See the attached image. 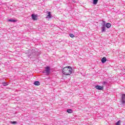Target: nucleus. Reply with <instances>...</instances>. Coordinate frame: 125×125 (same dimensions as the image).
<instances>
[{"label": "nucleus", "instance_id": "1", "mask_svg": "<svg viewBox=\"0 0 125 125\" xmlns=\"http://www.w3.org/2000/svg\"><path fill=\"white\" fill-rule=\"evenodd\" d=\"M72 72L73 69L71 66H66L62 69V74L65 75V76H70Z\"/></svg>", "mask_w": 125, "mask_h": 125}, {"label": "nucleus", "instance_id": "2", "mask_svg": "<svg viewBox=\"0 0 125 125\" xmlns=\"http://www.w3.org/2000/svg\"><path fill=\"white\" fill-rule=\"evenodd\" d=\"M43 73L45 74V75H47L48 76L50 73V67L49 66H47L45 68V70L43 71Z\"/></svg>", "mask_w": 125, "mask_h": 125}, {"label": "nucleus", "instance_id": "3", "mask_svg": "<svg viewBox=\"0 0 125 125\" xmlns=\"http://www.w3.org/2000/svg\"><path fill=\"white\" fill-rule=\"evenodd\" d=\"M95 88H96V89H98V90H103L104 88L103 86H99L98 85L95 86Z\"/></svg>", "mask_w": 125, "mask_h": 125}, {"label": "nucleus", "instance_id": "4", "mask_svg": "<svg viewBox=\"0 0 125 125\" xmlns=\"http://www.w3.org/2000/svg\"><path fill=\"white\" fill-rule=\"evenodd\" d=\"M48 15L46 17V19H50V18H51L52 17V16L51 15V13L50 12H47Z\"/></svg>", "mask_w": 125, "mask_h": 125}, {"label": "nucleus", "instance_id": "5", "mask_svg": "<svg viewBox=\"0 0 125 125\" xmlns=\"http://www.w3.org/2000/svg\"><path fill=\"white\" fill-rule=\"evenodd\" d=\"M122 102L124 104L125 103V94H122V98H121Z\"/></svg>", "mask_w": 125, "mask_h": 125}, {"label": "nucleus", "instance_id": "6", "mask_svg": "<svg viewBox=\"0 0 125 125\" xmlns=\"http://www.w3.org/2000/svg\"><path fill=\"white\" fill-rule=\"evenodd\" d=\"M31 17H32V19H33V20H37V16L35 14H32L31 15Z\"/></svg>", "mask_w": 125, "mask_h": 125}, {"label": "nucleus", "instance_id": "7", "mask_svg": "<svg viewBox=\"0 0 125 125\" xmlns=\"http://www.w3.org/2000/svg\"><path fill=\"white\" fill-rule=\"evenodd\" d=\"M102 32H106V30L105 29V23L103 24V26L102 27Z\"/></svg>", "mask_w": 125, "mask_h": 125}, {"label": "nucleus", "instance_id": "8", "mask_svg": "<svg viewBox=\"0 0 125 125\" xmlns=\"http://www.w3.org/2000/svg\"><path fill=\"white\" fill-rule=\"evenodd\" d=\"M106 61H107V59H106V57H104L101 60L102 63H105Z\"/></svg>", "mask_w": 125, "mask_h": 125}, {"label": "nucleus", "instance_id": "9", "mask_svg": "<svg viewBox=\"0 0 125 125\" xmlns=\"http://www.w3.org/2000/svg\"><path fill=\"white\" fill-rule=\"evenodd\" d=\"M105 27L107 28V29H109L111 27V23H106L105 24Z\"/></svg>", "mask_w": 125, "mask_h": 125}, {"label": "nucleus", "instance_id": "10", "mask_svg": "<svg viewBox=\"0 0 125 125\" xmlns=\"http://www.w3.org/2000/svg\"><path fill=\"white\" fill-rule=\"evenodd\" d=\"M34 84H35V85H40L41 83H40V82L39 81H36L34 83Z\"/></svg>", "mask_w": 125, "mask_h": 125}, {"label": "nucleus", "instance_id": "11", "mask_svg": "<svg viewBox=\"0 0 125 125\" xmlns=\"http://www.w3.org/2000/svg\"><path fill=\"white\" fill-rule=\"evenodd\" d=\"M66 112L69 114H72V113H73V110L71 109H68L66 110Z\"/></svg>", "mask_w": 125, "mask_h": 125}, {"label": "nucleus", "instance_id": "12", "mask_svg": "<svg viewBox=\"0 0 125 125\" xmlns=\"http://www.w3.org/2000/svg\"><path fill=\"white\" fill-rule=\"evenodd\" d=\"M8 22H17V20H14V19H9L8 20Z\"/></svg>", "mask_w": 125, "mask_h": 125}, {"label": "nucleus", "instance_id": "13", "mask_svg": "<svg viewBox=\"0 0 125 125\" xmlns=\"http://www.w3.org/2000/svg\"><path fill=\"white\" fill-rule=\"evenodd\" d=\"M2 84L4 86H6V85H8V82H3Z\"/></svg>", "mask_w": 125, "mask_h": 125}, {"label": "nucleus", "instance_id": "14", "mask_svg": "<svg viewBox=\"0 0 125 125\" xmlns=\"http://www.w3.org/2000/svg\"><path fill=\"white\" fill-rule=\"evenodd\" d=\"M97 2H98V0H93V4H97Z\"/></svg>", "mask_w": 125, "mask_h": 125}, {"label": "nucleus", "instance_id": "15", "mask_svg": "<svg viewBox=\"0 0 125 125\" xmlns=\"http://www.w3.org/2000/svg\"><path fill=\"white\" fill-rule=\"evenodd\" d=\"M69 36L71 38H75V35L72 33L69 34Z\"/></svg>", "mask_w": 125, "mask_h": 125}, {"label": "nucleus", "instance_id": "16", "mask_svg": "<svg viewBox=\"0 0 125 125\" xmlns=\"http://www.w3.org/2000/svg\"><path fill=\"white\" fill-rule=\"evenodd\" d=\"M121 124V121L119 120L116 123V125H120Z\"/></svg>", "mask_w": 125, "mask_h": 125}, {"label": "nucleus", "instance_id": "17", "mask_svg": "<svg viewBox=\"0 0 125 125\" xmlns=\"http://www.w3.org/2000/svg\"><path fill=\"white\" fill-rule=\"evenodd\" d=\"M11 124H12L13 125V124H17V122L16 121L11 122Z\"/></svg>", "mask_w": 125, "mask_h": 125}, {"label": "nucleus", "instance_id": "18", "mask_svg": "<svg viewBox=\"0 0 125 125\" xmlns=\"http://www.w3.org/2000/svg\"><path fill=\"white\" fill-rule=\"evenodd\" d=\"M103 84H107V82H103Z\"/></svg>", "mask_w": 125, "mask_h": 125}]
</instances>
